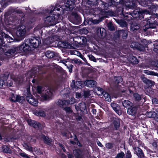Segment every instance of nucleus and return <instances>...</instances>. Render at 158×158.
Returning <instances> with one entry per match:
<instances>
[{"label":"nucleus","instance_id":"obj_1","mask_svg":"<svg viewBox=\"0 0 158 158\" xmlns=\"http://www.w3.org/2000/svg\"><path fill=\"white\" fill-rule=\"evenodd\" d=\"M101 8L102 9L91 7L89 10L90 14L98 15L100 19H93L90 18L87 20L84 21V23L85 25L98 24L104 18L108 17L109 12L105 10H107L108 8V4L107 3L103 2Z\"/></svg>","mask_w":158,"mask_h":158},{"label":"nucleus","instance_id":"obj_2","mask_svg":"<svg viewBox=\"0 0 158 158\" xmlns=\"http://www.w3.org/2000/svg\"><path fill=\"white\" fill-rule=\"evenodd\" d=\"M51 8L49 11L48 10H45L44 13L45 16L49 15L44 18V23L47 26H54L57 23L60 21L62 18L61 16L62 14H60V12L57 10L53 11L55 6H51Z\"/></svg>","mask_w":158,"mask_h":158},{"label":"nucleus","instance_id":"obj_3","mask_svg":"<svg viewBox=\"0 0 158 158\" xmlns=\"http://www.w3.org/2000/svg\"><path fill=\"white\" fill-rule=\"evenodd\" d=\"M74 0H67L65 6H62L56 4L55 5L53 11L57 10L60 12V14L63 15L65 13L67 14L68 11L73 10L75 6Z\"/></svg>","mask_w":158,"mask_h":158},{"label":"nucleus","instance_id":"obj_4","mask_svg":"<svg viewBox=\"0 0 158 158\" xmlns=\"http://www.w3.org/2000/svg\"><path fill=\"white\" fill-rule=\"evenodd\" d=\"M30 50L29 47L27 44L23 43L19 47H13L10 50V53L11 55L14 53H27Z\"/></svg>","mask_w":158,"mask_h":158},{"label":"nucleus","instance_id":"obj_5","mask_svg":"<svg viewBox=\"0 0 158 158\" xmlns=\"http://www.w3.org/2000/svg\"><path fill=\"white\" fill-rule=\"evenodd\" d=\"M41 39L40 38L32 37L29 40H25L23 43L27 44L29 47L30 50L28 52L31 50V46L34 48H37L41 43Z\"/></svg>","mask_w":158,"mask_h":158},{"label":"nucleus","instance_id":"obj_6","mask_svg":"<svg viewBox=\"0 0 158 158\" xmlns=\"http://www.w3.org/2000/svg\"><path fill=\"white\" fill-rule=\"evenodd\" d=\"M131 2L130 3V4H128L127 3L125 4V9L127 10L129 9H135L136 7V6L137 5V4L141 5L142 6H146L147 4L145 1V0H132L131 1Z\"/></svg>","mask_w":158,"mask_h":158},{"label":"nucleus","instance_id":"obj_7","mask_svg":"<svg viewBox=\"0 0 158 158\" xmlns=\"http://www.w3.org/2000/svg\"><path fill=\"white\" fill-rule=\"evenodd\" d=\"M26 26L24 25L21 24L18 27L16 32L17 36L21 40L23 39L25 37L26 33Z\"/></svg>","mask_w":158,"mask_h":158},{"label":"nucleus","instance_id":"obj_8","mask_svg":"<svg viewBox=\"0 0 158 158\" xmlns=\"http://www.w3.org/2000/svg\"><path fill=\"white\" fill-rule=\"evenodd\" d=\"M55 90L54 87H52L45 94L43 93L41 95L42 98L44 100H47L49 99L52 97L53 94L52 91Z\"/></svg>","mask_w":158,"mask_h":158},{"label":"nucleus","instance_id":"obj_9","mask_svg":"<svg viewBox=\"0 0 158 158\" xmlns=\"http://www.w3.org/2000/svg\"><path fill=\"white\" fill-rule=\"evenodd\" d=\"M130 47L132 48H136L140 51H143L145 50V48L147 47V45L145 44L143 46L142 44H139L135 42H133L131 43Z\"/></svg>","mask_w":158,"mask_h":158},{"label":"nucleus","instance_id":"obj_10","mask_svg":"<svg viewBox=\"0 0 158 158\" xmlns=\"http://www.w3.org/2000/svg\"><path fill=\"white\" fill-rule=\"evenodd\" d=\"M154 19L153 17L151 16L147 21V24H149V27L150 28H155L157 25V21L156 20H154Z\"/></svg>","mask_w":158,"mask_h":158},{"label":"nucleus","instance_id":"obj_11","mask_svg":"<svg viewBox=\"0 0 158 158\" xmlns=\"http://www.w3.org/2000/svg\"><path fill=\"white\" fill-rule=\"evenodd\" d=\"M26 100L31 104L34 106H36L38 103V101L34 98L30 94H28V96L26 98Z\"/></svg>","mask_w":158,"mask_h":158},{"label":"nucleus","instance_id":"obj_12","mask_svg":"<svg viewBox=\"0 0 158 158\" xmlns=\"http://www.w3.org/2000/svg\"><path fill=\"white\" fill-rule=\"evenodd\" d=\"M28 124L35 128L40 129L41 128V124L36 121L31 120H29L27 121Z\"/></svg>","mask_w":158,"mask_h":158},{"label":"nucleus","instance_id":"obj_13","mask_svg":"<svg viewBox=\"0 0 158 158\" xmlns=\"http://www.w3.org/2000/svg\"><path fill=\"white\" fill-rule=\"evenodd\" d=\"M148 11L149 12L156 14V17L158 18V5L151 6Z\"/></svg>","mask_w":158,"mask_h":158},{"label":"nucleus","instance_id":"obj_14","mask_svg":"<svg viewBox=\"0 0 158 158\" xmlns=\"http://www.w3.org/2000/svg\"><path fill=\"white\" fill-rule=\"evenodd\" d=\"M83 85L81 81H76L75 82L73 80L71 85L72 88H75L77 89L81 88Z\"/></svg>","mask_w":158,"mask_h":158},{"label":"nucleus","instance_id":"obj_15","mask_svg":"<svg viewBox=\"0 0 158 158\" xmlns=\"http://www.w3.org/2000/svg\"><path fill=\"white\" fill-rule=\"evenodd\" d=\"M84 84L88 87H93L96 85V82L92 80H87L85 81Z\"/></svg>","mask_w":158,"mask_h":158},{"label":"nucleus","instance_id":"obj_16","mask_svg":"<svg viewBox=\"0 0 158 158\" xmlns=\"http://www.w3.org/2000/svg\"><path fill=\"white\" fill-rule=\"evenodd\" d=\"M111 106L115 112L119 115L121 114V111L118 110L119 107L118 106V105L114 103H111Z\"/></svg>","mask_w":158,"mask_h":158},{"label":"nucleus","instance_id":"obj_17","mask_svg":"<svg viewBox=\"0 0 158 158\" xmlns=\"http://www.w3.org/2000/svg\"><path fill=\"white\" fill-rule=\"evenodd\" d=\"M131 106L130 108H128V109L127 113L130 115H134L136 113L137 108L136 107Z\"/></svg>","mask_w":158,"mask_h":158},{"label":"nucleus","instance_id":"obj_18","mask_svg":"<svg viewBox=\"0 0 158 158\" xmlns=\"http://www.w3.org/2000/svg\"><path fill=\"white\" fill-rule=\"evenodd\" d=\"M75 107L77 110H80L82 111L85 110L86 109V105L83 102H81L78 104V106L75 105Z\"/></svg>","mask_w":158,"mask_h":158},{"label":"nucleus","instance_id":"obj_19","mask_svg":"<svg viewBox=\"0 0 158 158\" xmlns=\"http://www.w3.org/2000/svg\"><path fill=\"white\" fill-rule=\"evenodd\" d=\"M39 138L43 139L44 142L48 145L52 142V139H51L43 135L40 136Z\"/></svg>","mask_w":158,"mask_h":158},{"label":"nucleus","instance_id":"obj_20","mask_svg":"<svg viewBox=\"0 0 158 158\" xmlns=\"http://www.w3.org/2000/svg\"><path fill=\"white\" fill-rule=\"evenodd\" d=\"M87 3L91 7H96L98 5V0H88Z\"/></svg>","mask_w":158,"mask_h":158},{"label":"nucleus","instance_id":"obj_21","mask_svg":"<svg viewBox=\"0 0 158 158\" xmlns=\"http://www.w3.org/2000/svg\"><path fill=\"white\" fill-rule=\"evenodd\" d=\"M72 15L75 18V22L77 23H79L81 22V18L77 13L73 12L72 13Z\"/></svg>","mask_w":158,"mask_h":158},{"label":"nucleus","instance_id":"obj_22","mask_svg":"<svg viewBox=\"0 0 158 158\" xmlns=\"http://www.w3.org/2000/svg\"><path fill=\"white\" fill-rule=\"evenodd\" d=\"M140 12V10L138 11L136 10L133 11L132 13L129 12V14L127 13V14L131 15L133 18H135L139 16Z\"/></svg>","mask_w":158,"mask_h":158},{"label":"nucleus","instance_id":"obj_23","mask_svg":"<svg viewBox=\"0 0 158 158\" xmlns=\"http://www.w3.org/2000/svg\"><path fill=\"white\" fill-rule=\"evenodd\" d=\"M102 96L104 98V99L106 101L110 102L111 101V98L110 95L107 92H104Z\"/></svg>","mask_w":158,"mask_h":158},{"label":"nucleus","instance_id":"obj_24","mask_svg":"<svg viewBox=\"0 0 158 158\" xmlns=\"http://www.w3.org/2000/svg\"><path fill=\"white\" fill-rule=\"evenodd\" d=\"M137 155L140 157H143L144 156L143 153L141 149H135Z\"/></svg>","mask_w":158,"mask_h":158},{"label":"nucleus","instance_id":"obj_25","mask_svg":"<svg viewBox=\"0 0 158 158\" xmlns=\"http://www.w3.org/2000/svg\"><path fill=\"white\" fill-rule=\"evenodd\" d=\"M123 106L126 108L130 106H132V103L130 101L128 100H124L122 102Z\"/></svg>","mask_w":158,"mask_h":158},{"label":"nucleus","instance_id":"obj_26","mask_svg":"<svg viewBox=\"0 0 158 158\" xmlns=\"http://www.w3.org/2000/svg\"><path fill=\"white\" fill-rule=\"evenodd\" d=\"M97 32L100 33L101 35V36H104L106 34V30L105 29L102 28H98L97 30Z\"/></svg>","mask_w":158,"mask_h":158},{"label":"nucleus","instance_id":"obj_27","mask_svg":"<svg viewBox=\"0 0 158 158\" xmlns=\"http://www.w3.org/2000/svg\"><path fill=\"white\" fill-rule=\"evenodd\" d=\"M45 55L47 58H51L54 56V53L53 52L48 51L45 53Z\"/></svg>","mask_w":158,"mask_h":158},{"label":"nucleus","instance_id":"obj_28","mask_svg":"<svg viewBox=\"0 0 158 158\" xmlns=\"http://www.w3.org/2000/svg\"><path fill=\"white\" fill-rule=\"evenodd\" d=\"M140 28V25L139 24L132 23L131 26V30L135 31V30L139 29Z\"/></svg>","mask_w":158,"mask_h":158},{"label":"nucleus","instance_id":"obj_29","mask_svg":"<svg viewBox=\"0 0 158 158\" xmlns=\"http://www.w3.org/2000/svg\"><path fill=\"white\" fill-rule=\"evenodd\" d=\"M111 3L112 4H114L115 5L118 4V2L119 4L121 5H124V0H111Z\"/></svg>","mask_w":158,"mask_h":158},{"label":"nucleus","instance_id":"obj_30","mask_svg":"<svg viewBox=\"0 0 158 158\" xmlns=\"http://www.w3.org/2000/svg\"><path fill=\"white\" fill-rule=\"evenodd\" d=\"M67 101L65 100H59L58 102L57 103L58 105L60 107H63V106L65 105H67Z\"/></svg>","mask_w":158,"mask_h":158},{"label":"nucleus","instance_id":"obj_31","mask_svg":"<svg viewBox=\"0 0 158 158\" xmlns=\"http://www.w3.org/2000/svg\"><path fill=\"white\" fill-rule=\"evenodd\" d=\"M116 22L122 27H125L127 25V24L126 22L122 20H116Z\"/></svg>","mask_w":158,"mask_h":158},{"label":"nucleus","instance_id":"obj_32","mask_svg":"<svg viewBox=\"0 0 158 158\" xmlns=\"http://www.w3.org/2000/svg\"><path fill=\"white\" fill-rule=\"evenodd\" d=\"M119 33L123 39H126L127 36V30H121Z\"/></svg>","mask_w":158,"mask_h":158},{"label":"nucleus","instance_id":"obj_33","mask_svg":"<svg viewBox=\"0 0 158 158\" xmlns=\"http://www.w3.org/2000/svg\"><path fill=\"white\" fill-rule=\"evenodd\" d=\"M73 153L77 158H82V156L80 153L79 150L78 149H76L73 150Z\"/></svg>","mask_w":158,"mask_h":158},{"label":"nucleus","instance_id":"obj_34","mask_svg":"<svg viewBox=\"0 0 158 158\" xmlns=\"http://www.w3.org/2000/svg\"><path fill=\"white\" fill-rule=\"evenodd\" d=\"M36 115L41 117H44L45 116V114L44 111L40 110L39 111H36L35 112Z\"/></svg>","mask_w":158,"mask_h":158},{"label":"nucleus","instance_id":"obj_35","mask_svg":"<svg viewBox=\"0 0 158 158\" xmlns=\"http://www.w3.org/2000/svg\"><path fill=\"white\" fill-rule=\"evenodd\" d=\"M143 73L147 75L157 76L158 74L157 73H156L152 71H149L148 70H145L143 71Z\"/></svg>","mask_w":158,"mask_h":158},{"label":"nucleus","instance_id":"obj_36","mask_svg":"<svg viewBox=\"0 0 158 158\" xmlns=\"http://www.w3.org/2000/svg\"><path fill=\"white\" fill-rule=\"evenodd\" d=\"M130 61L133 64H137L139 62V61L134 56H132L130 58Z\"/></svg>","mask_w":158,"mask_h":158},{"label":"nucleus","instance_id":"obj_37","mask_svg":"<svg viewBox=\"0 0 158 158\" xmlns=\"http://www.w3.org/2000/svg\"><path fill=\"white\" fill-rule=\"evenodd\" d=\"M143 81L150 85H154L155 84V82L154 81L147 78H145V79H144Z\"/></svg>","mask_w":158,"mask_h":158},{"label":"nucleus","instance_id":"obj_38","mask_svg":"<svg viewBox=\"0 0 158 158\" xmlns=\"http://www.w3.org/2000/svg\"><path fill=\"white\" fill-rule=\"evenodd\" d=\"M62 135L64 136L69 138L71 136L70 133L67 131H65L62 132Z\"/></svg>","mask_w":158,"mask_h":158},{"label":"nucleus","instance_id":"obj_39","mask_svg":"<svg viewBox=\"0 0 158 158\" xmlns=\"http://www.w3.org/2000/svg\"><path fill=\"white\" fill-rule=\"evenodd\" d=\"M11 78L17 84H20L22 83V82L20 81V79L19 77H15L14 76H12L11 77Z\"/></svg>","mask_w":158,"mask_h":158},{"label":"nucleus","instance_id":"obj_40","mask_svg":"<svg viewBox=\"0 0 158 158\" xmlns=\"http://www.w3.org/2000/svg\"><path fill=\"white\" fill-rule=\"evenodd\" d=\"M105 92L103 91V89L100 88H97V91L96 92L97 94L100 96H102L103 95V94Z\"/></svg>","mask_w":158,"mask_h":158},{"label":"nucleus","instance_id":"obj_41","mask_svg":"<svg viewBox=\"0 0 158 158\" xmlns=\"http://www.w3.org/2000/svg\"><path fill=\"white\" fill-rule=\"evenodd\" d=\"M52 38L48 37L45 40V43L47 45H49L52 42Z\"/></svg>","mask_w":158,"mask_h":158},{"label":"nucleus","instance_id":"obj_42","mask_svg":"<svg viewBox=\"0 0 158 158\" xmlns=\"http://www.w3.org/2000/svg\"><path fill=\"white\" fill-rule=\"evenodd\" d=\"M113 124L114 125V127L115 129H117L119 128L120 126V123L118 121L114 120L113 122Z\"/></svg>","mask_w":158,"mask_h":158},{"label":"nucleus","instance_id":"obj_43","mask_svg":"<svg viewBox=\"0 0 158 158\" xmlns=\"http://www.w3.org/2000/svg\"><path fill=\"white\" fill-rule=\"evenodd\" d=\"M149 114H152L151 118H155L156 120L158 121V113H156L155 112H150Z\"/></svg>","mask_w":158,"mask_h":158},{"label":"nucleus","instance_id":"obj_44","mask_svg":"<svg viewBox=\"0 0 158 158\" xmlns=\"http://www.w3.org/2000/svg\"><path fill=\"white\" fill-rule=\"evenodd\" d=\"M134 97L136 101H139L141 99V98L140 95L138 94H134Z\"/></svg>","mask_w":158,"mask_h":158},{"label":"nucleus","instance_id":"obj_45","mask_svg":"<svg viewBox=\"0 0 158 158\" xmlns=\"http://www.w3.org/2000/svg\"><path fill=\"white\" fill-rule=\"evenodd\" d=\"M107 27L108 29L111 31L114 30V27L113 26V24L111 22H109L107 24Z\"/></svg>","mask_w":158,"mask_h":158},{"label":"nucleus","instance_id":"obj_46","mask_svg":"<svg viewBox=\"0 0 158 158\" xmlns=\"http://www.w3.org/2000/svg\"><path fill=\"white\" fill-rule=\"evenodd\" d=\"M75 102V99L73 97L71 98L70 99V100H69L68 101H67V104H73Z\"/></svg>","mask_w":158,"mask_h":158},{"label":"nucleus","instance_id":"obj_47","mask_svg":"<svg viewBox=\"0 0 158 158\" xmlns=\"http://www.w3.org/2000/svg\"><path fill=\"white\" fill-rule=\"evenodd\" d=\"M80 32L82 34H86L88 32V30L85 28H83L80 30Z\"/></svg>","mask_w":158,"mask_h":158},{"label":"nucleus","instance_id":"obj_48","mask_svg":"<svg viewBox=\"0 0 158 158\" xmlns=\"http://www.w3.org/2000/svg\"><path fill=\"white\" fill-rule=\"evenodd\" d=\"M116 79L115 81L116 83H118L120 82H121L123 81V79L121 76H118L116 77Z\"/></svg>","mask_w":158,"mask_h":158},{"label":"nucleus","instance_id":"obj_49","mask_svg":"<svg viewBox=\"0 0 158 158\" xmlns=\"http://www.w3.org/2000/svg\"><path fill=\"white\" fill-rule=\"evenodd\" d=\"M10 101L12 102H15L16 101V96L14 94H12L11 97L10 98Z\"/></svg>","mask_w":158,"mask_h":158},{"label":"nucleus","instance_id":"obj_50","mask_svg":"<svg viewBox=\"0 0 158 158\" xmlns=\"http://www.w3.org/2000/svg\"><path fill=\"white\" fill-rule=\"evenodd\" d=\"M154 45V51L156 53H158V44L156 43Z\"/></svg>","mask_w":158,"mask_h":158},{"label":"nucleus","instance_id":"obj_51","mask_svg":"<svg viewBox=\"0 0 158 158\" xmlns=\"http://www.w3.org/2000/svg\"><path fill=\"white\" fill-rule=\"evenodd\" d=\"M151 64L152 66H155L158 68V61H152L151 62Z\"/></svg>","mask_w":158,"mask_h":158},{"label":"nucleus","instance_id":"obj_52","mask_svg":"<svg viewBox=\"0 0 158 158\" xmlns=\"http://www.w3.org/2000/svg\"><path fill=\"white\" fill-rule=\"evenodd\" d=\"M64 109L67 113H72V112L71 109L69 107H66L64 108Z\"/></svg>","mask_w":158,"mask_h":158},{"label":"nucleus","instance_id":"obj_53","mask_svg":"<svg viewBox=\"0 0 158 158\" xmlns=\"http://www.w3.org/2000/svg\"><path fill=\"white\" fill-rule=\"evenodd\" d=\"M3 152L7 153H10L11 151L10 149H3Z\"/></svg>","mask_w":158,"mask_h":158},{"label":"nucleus","instance_id":"obj_54","mask_svg":"<svg viewBox=\"0 0 158 158\" xmlns=\"http://www.w3.org/2000/svg\"><path fill=\"white\" fill-rule=\"evenodd\" d=\"M42 89V88L41 86H38L37 87V91L38 92L39 94H40L41 93Z\"/></svg>","mask_w":158,"mask_h":158},{"label":"nucleus","instance_id":"obj_55","mask_svg":"<svg viewBox=\"0 0 158 158\" xmlns=\"http://www.w3.org/2000/svg\"><path fill=\"white\" fill-rule=\"evenodd\" d=\"M118 158H123L124 156V154L123 152H121L117 155Z\"/></svg>","mask_w":158,"mask_h":158},{"label":"nucleus","instance_id":"obj_56","mask_svg":"<svg viewBox=\"0 0 158 158\" xmlns=\"http://www.w3.org/2000/svg\"><path fill=\"white\" fill-rule=\"evenodd\" d=\"M152 103L154 104H157L158 103V100L156 98L152 99Z\"/></svg>","mask_w":158,"mask_h":158},{"label":"nucleus","instance_id":"obj_57","mask_svg":"<svg viewBox=\"0 0 158 158\" xmlns=\"http://www.w3.org/2000/svg\"><path fill=\"white\" fill-rule=\"evenodd\" d=\"M84 96L85 97H87L89 96V92L88 91H85Z\"/></svg>","mask_w":158,"mask_h":158},{"label":"nucleus","instance_id":"obj_58","mask_svg":"<svg viewBox=\"0 0 158 158\" xmlns=\"http://www.w3.org/2000/svg\"><path fill=\"white\" fill-rule=\"evenodd\" d=\"M106 148H111L113 147L112 144L110 143H107L106 145Z\"/></svg>","mask_w":158,"mask_h":158},{"label":"nucleus","instance_id":"obj_59","mask_svg":"<svg viewBox=\"0 0 158 158\" xmlns=\"http://www.w3.org/2000/svg\"><path fill=\"white\" fill-rule=\"evenodd\" d=\"M126 156L127 158H131V155L129 151H127Z\"/></svg>","mask_w":158,"mask_h":158},{"label":"nucleus","instance_id":"obj_60","mask_svg":"<svg viewBox=\"0 0 158 158\" xmlns=\"http://www.w3.org/2000/svg\"><path fill=\"white\" fill-rule=\"evenodd\" d=\"M4 84V81L3 80L0 79V88H1Z\"/></svg>","mask_w":158,"mask_h":158},{"label":"nucleus","instance_id":"obj_61","mask_svg":"<svg viewBox=\"0 0 158 158\" xmlns=\"http://www.w3.org/2000/svg\"><path fill=\"white\" fill-rule=\"evenodd\" d=\"M73 66L72 65H71L69 67H68V68L69 69V71L70 73H72V69L73 67Z\"/></svg>","mask_w":158,"mask_h":158},{"label":"nucleus","instance_id":"obj_62","mask_svg":"<svg viewBox=\"0 0 158 158\" xmlns=\"http://www.w3.org/2000/svg\"><path fill=\"white\" fill-rule=\"evenodd\" d=\"M21 97H20L19 96V95H17L16 96V101H18L19 102L20 101V100L21 99Z\"/></svg>","mask_w":158,"mask_h":158},{"label":"nucleus","instance_id":"obj_63","mask_svg":"<svg viewBox=\"0 0 158 158\" xmlns=\"http://www.w3.org/2000/svg\"><path fill=\"white\" fill-rule=\"evenodd\" d=\"M74 54L75 55H81V54L80 52L77 51H74Z\"/></svg>","mask_w":158,"mask_h":158},{"label":"nucleus","instance_id":"obj_64","mask_svg":"<svg viewBox=\"0 0 158 158\" xmlns=\"http://www.w3.org/2000/svg\"><path fill=\"white\" fill-rule=\"evenodd\" d=\"M81 94H80L79 93H76V98H79L81 97Z\"/></svg>","mask_w":158,"mask_h":158}]
</instances>
